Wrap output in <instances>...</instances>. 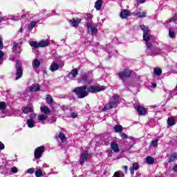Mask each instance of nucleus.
<instances>
[{"instance_id":"864d4df0","label":"nucleus","mask_w":177,"mask_h":177,"mask_svg":"<svg viewBox=\"0 0 177 177\" xmlns=\"http://www.w3.org/2000/svg\"><path fill=\"white\" fill-rule=\"evenodd\" d=\"M129 139L131 141L132 145H135V142L136 141V140L135 139V138L131 136L129 138Z\"/></svg>"},{"instance_id":"473e14b6","label":"nucleus","mask_w":177,"mask_h":177,"mask_svg":"<svg viewBox=\"0 0 177 177\" xmlns=\"http://www.w3.org/2000/svg\"><path fill=\"white\" fill-rule=\"evenodd\" d=\"M146 162L147 164H153L154 163V158L151 156H147L146 158Z\"/></svg>"},{"instance_id":"49530a36","label":"nucleus","mask_w":177,"mask_h":177,"mask_svg":"<svg viewBox=\"0 0 177 177\" xmlns=\"http://www.w3.org/2000/svg\"><path fill=\"white\" fill-rule=\"evenodd\" d=\"M78 117V113L77 112H73L69 116L70 118H77Z\"/></svg>"},{"instance_id":"f3484780","label":"nucleus","mask_w":177,"mask_h":177,"mask_svg":"<svg viewBox=\"0 0 177 177\" xmlns=\"http://www.w3.org/2000/svg\"><path fill=\"white\" fill-rule=\"evenodd\" d=\"M129 169L131 175H133L135 174V171H138V169H139V164L138 162H134Z\"/></svg>"},{"instance_id":"de8ad7c7","label":"nucleus","mask_w":177,"mask_h":177,"mask_svg":"<svg viewBox=\"0 0 177 177\" xmlns=\"http://www.w3.org/2000/svg\"><path fill=\"white\" fill-rule=\"evenodd\" d=\"M18 171L19 170H17V167H11V172H12V174H17Z\"/></svg>"},{"instance_id":"412c9836","label":"nucleus","mask_w":177,"mask_h":177,"mask_svg":"<svg viewBox=\"0 0 177 177\" xmlns=\"http://www.w3.org/2000/svg\"><path fill=\"white\" fill-rule=\"evenodd\" d=\"M40 87L38 84H32L30 87V91L31 92H38L39 91Z\"/></svg>"},{"instance_id":"5701e85b","label":"nucleus","mask_w":177,"mask_h":177,"mask_svg":"<svg viewBox=\"0 0 177 177\" xmlns=\"http://www.w3.org/2000/svg\"><path fill=\"white\" fill-rule=\"evenodd\" d=\"M49 46V41L48 40H43L39 42V48H45Z\"/></svg>"},{"instance_id":"ddd939ff","label":"nucleus","mask_w":177,"mask_h":177,"mask_svg":"<svg viewBox=\"0 0 177 177\" xmlns=\"http://www.w3.org/2000/svg\"><path fill=\"white\" fill-rule=\"evenodd\" d=\"M69 23L71 26H72V27H77L80 24V23H81V19L73 18L70 20Z\"/></svg>"},{"instance_id":"c85d7f7f","label":"nucleus","mask_w":177,"mask_h":177,"mask_svg":"<svg viewBox=\"0 0 177 177\" xmlns=\"http://www.w3.org/2000/svg\"><path fill=\"white\" fill-rule=\"evenodd\" d=\"M37 25V21H31L28 26V30H29L30 31H31V30H32V28H34V27H35V26Z\"/></svg>"},{"instance_id":"e433bc0d","label":"nucleus","mask_w":177,"mask_h":177,"mask_svg":"<svg viewBox=\"0 0 177 177\" xmlns=\"http://www.w3.org/2000/svg\"><path fill=\"white\" fill-rule=\"evenodd\" d=\"M46 100L48 104H52V103L53 102V98L52 97V96L47 95Z\"/></svg>"},{"instance_id":"b1692460","label":"nucleus","mask_w":177,"mask_h":177,"mask_svg":"<svg viewBox=\"0 0 177 177\" xmlns=\"http://www.w3.org/2000/svg\"><path fill=\"white\" fill-rule=\"evenodd\" d=\"M50 70L53 73L54 71H57V70H59V64H57V63H53L50 66Z\"/></svg>"},{"instance_id":"774afa93","label":"nucleus","mask_w":177,"mask_h":177,"mask_svg":"<svg viewBox=\"0 0 177 177\" xmlns=\"http://www.w3.org/2000/svg\"><path fill=\"white\" fill-rule=\"evenodd\" d=\"M176 89H177V84H176Z\"/></svg>"},{"instance_id":"f704fd0d","label":"nucleus","mask_w":177,"mask_h":177,"mask_svg":"<svg viewBox=\"0 0 177 177\" xmlns=\"http://www.w3.org/2000/svg\"><path fill=\"white\" fill-rule=\"evenodd\" d=\"M30 45L32 48H35V49H37V48H39V43L37 41H30Z\"/></svg>"},{"instance_id":"8fccbe9b","label":"nucleus","mask_w":177,"mask_h":177,"mask_svg":"<svg viewBox=\"0 0 177 177\" xmlns=\"http://www.w3.org/2000/svg\"><path fill=\"white\" fill-rule=\"evenodd\" d=\"M120 136L122 139H128V136L124 133H121Z\"/></svg>"},{"instance_id":"1a4fd4ad","label":"nucleus","mask_w":177,"mask_h":177,"mask_svg":"<svg viewBox=\"0 0 177 177\" xmlns=\"http://www.w3.org/2000/svg\"><path fill=\"white\" fill-rule=\"evenodd\" d=\"M132 72L129 69H124L122 73H119V78L120 80H124V78H128L131 77Z\"/></svg>"},{"instance_id":"f257e3e1","label":"nucleus","mask_w":177,"mask_h":177,"mask_svg":"<svg viewBox=\"0 0 177 177\" xmlns=\"http://www.w3.org/2000/svg\"><path fill=\"white\" fill-rule=\"evenodd\" d=\"M141 30L143 31V38L144 41H146V46L147 49H152L153 45L151 44V39L150 38V35H149V27L144 25L140 26Z\"/></svg>"},{"instance_id":"79ce46f5","label":"nucleus","mask_w":177,"mask_h":177,"mask_svg":"<svg viewBox=\"0 0 177 177\" xmlns=\"http://www.w3.org/2000/svg\"><path fill=\"white\" fill-rule=\"evenodd\" d=\"M151 145L153 147H157L158 145V140H153L151 142Z\"/></svg>"},{"instance_id":"5fc2aeb1","label":"nucleus","mask_w":177,"mask_h":177,"mask_svg":"<svg viewBox=\"0 0 177 177\" xmlns=\"http://www.w3.org/2000/svg\"><path fill=\"white\" fill-rule=\"evenodd\" d=\"M0 49H3V43L2 42V37H0Z\"/></svg>"},{"instance_id":"ea45409f","label":"nucleus","mask_w":177,"mask_h":177,"mask_svg":"<svg viewBox=\"0 0 177 177\" xmlns=\"http://www.w3.org/2000/svg\"><path fill=\"white\" fill-rule=\"evenodd\" d=\"M169 37L170 38H175V31L174 30V29L169 30Z\"/></svg>"},{"instance_id":"58836bf2","label":"nucleus","mask_w":177,"mask_h":177,"mask_svg":"<svg viewBox=\"0 0 177 177\" xmlns=\"http://www.w3.org/2000/svg\"><path fill=\"white\" fill-rule=\"evenodd\" d=\"M23 113L24 114H28V113H32V108H25L23 109Z\"/></svg>"},{"instance_id":"4468645a","label":"nucleus","mask_w":177,"mask_h":177,"mask_svg":"<svg viewBox=\"0 0 177 177\" xmlns=\"http://www.w3.org/2000/svg\"><path fill=\"white\" fill-rule=\"evenodd\" d=\"M136 111H138V115H146L147 111H146V109L143 106H138L136 108Z\"/></svg>"},{"instance_id":"338daca9","label":"nucleus","mask_w":177,"mask_h":177,"mask_svg":"<svg viewBox=\"0 0 177 177\" xmlns=\"http://www.w3.org/2000/svg\"><path fill=\"white\" fill-rule=\"evenodd\" d=\"M20 32H23V28H21V27L20 28Z\"/></svg>"},{"instance_id":"680f3d73","label":"nucleus","mask_w":177,"mask_h":177,"mask_svg":"<svg viewBox=\"0 0 177 177\" xmlns=\"http://www.w3.org/2000/svg\"><path fill=\"white\" fill-rule=\"evenodd\" d=\"M173 170H174L175 172H177V165H176L174 167Z\"/></svg>"},{"instance_id":"0eeeda50","label":"nucleus","mask_w":177,"mask_h":177,"mask_svg":"<svg viewBox=\"0 0 177 177\" xmlns=\"http://www.w3.org/2000/svg\"><path fill=\"white\" fill-rule=\"evenodd\" d=\"M24 13H25L24 10H22L21 12L18 13L17 15V16L11 15V16L8 17V20H14V21H19V20H20V19L26 17V15H24Z\"/></svg>"},{"instance_id":"bf43d9fd","label":"nucleus","mask_w":177,"mask_h":177,"mask_svg":"<svg viewBox=\"0 0 177 177\" xmlns=\"http://www.w3.org/2000/svg\"><path fill=\"white\" fill-rule=\"evenodd\" d=\"M123 169L125 171V174H127V171H128V166H123Z\"/></svg>"},{"instance_id":"f03ea898","label":"nucleus","mask_w":177,"mask_h":177,"mask_svg":"<svg viewBox=\"0 0 177 177\" xmlns=\"http://www.w3.org/2000/svg\"><path fill=\"white\" fill-rule=\"evenodd\" d=\"M73 92H75L79 99H84V97H86L89 95L86 85L76 87Z\"/></svg>"},{"instance_id":"39448f33","label":"nucleus","mask_w":177,"mask_h":177,"mask_svg":"<svg viewBox=\"0 0 177 177\" xmlns=\"http://www.w3.org/2000/svg\"><path fill=\"white\" fill-rule=\"evenodd\" d=\"M44 151H45V147L44 146H40L36 148L34 151L35 158L36 160H39V158H41V157H42V155L44 154Z\"/></svg>"},{"instance_id":"cd10ccee","label":"nucleus","mask_w":177,"mask_h":177,"mask_svg":"<svg viewBox=\"0 0 177 177\" xmlns=\"http://www.w3.org/2000/svg\"><path fill=\"white\" fill-rule=\"evenodd\" d=\"M167 124L169 125V127H174V125H175V120L173 118H168Z\"/></svg>"},{"instance_id":"6e6552de","label":"nucleus","mask_w":177,"mask_h":177,"mask_svg":"<svg viewBox=\"0 0 177 177\" xmlns=\"http://www.w3.org/2000/svg\"><path fill=\"white\" fill-rule=\"evenodd\" d=\"M88 157H89V153L88 151H84L82 153H81L80 157V164L82 165L84 163L86 162V160H88Z\"/></svg>"},{"instance_id":"6e6d98bb","label":"nucleus","mask_w":177,"mask_h":177,"mask_svg":"<svg viewBox=\"0 0 177 177\" xmlns=\"http://www.w3.org/2000/svg\"><path fill=\"white\" fill-rule=\"evenodd\" d=\"M37 118V115L35 113L30 114V120H34V118Z\"/></svg>"},{"instance_id":"423d86ee","label":"nucleus","mask_w":177,"mask_h":177,"mask_svg":"<svg viewBox=\"0 0 177 177\" xmlns=\"http://www.w3.org/2000/svg\"><path fill=\"white\" fill-rule=\"evenodd\" d=\"M17 74L15 80H20V77L23 76V69L21 68V62L20 61H17Z\"/></svg>"},{"instance_id":"aec40b11","label":"nucleus","mask_w":177,"mask_h":177,"mask_svg":"<svg viewBox=\"0 0 177 177\" xmlns=\"http://www.w3.org/2000/svg\"><path fill=\"white\" fill-rule=\"evenodd\" d=\"M103 6V1L102 0H97L95 3V8L96 10H100L102 6Z\"/></svg>"},{"instance_id":"f8f14e48","label":"nucleus","mask_w":177,"mask_h":177,"mask_svg":"<svg viewBox=\"0 0 177 177\" xmlns=\"http://www.w3.org/2000/svg\"><path fill=\"white\" fill-rule=\"evenodd\" d=\"M111 150L113 151V153H118L120 151V147L118 144L115 142H112L111 143Z\"/></svg>"},{"instance_id":"c756f323","label":"nucleus","mask_w":177,"mask_h":177,"mask_svg":"<svg viewBox=\"0 0 177 177\" xmlns=\"http://www.w3.org/2000/svg\"><path fill=\"white\" fill-rule=\"evenodd\" d=\"M35 176L36 177H41L44 176V173L42 172V169H37L35 171Z\"/></svg>"},{"instance_id":"bb28decb","label":"nucleus","mask_w":177,"mask_h":177,"mask_svg":"<svg viewBox=\"0 0 177 177\" xmlns=\"http://www.w3.org/2000/svg\"><path fill=\"white\" fill-rule=\"evenodd\" d=\"M37 120L39 121H45V120H48V115L41 114L37 117Z\"/></svg>"},{"instance_id":"dca6fc26","label":"nucleus","mask_w":177,"mask_h":177,"mask_svg":"<svg viewBox=\"0 0 177 177\" xmlns=\"http://www.w3.org/2000/svg\"><path fill=\"white\" fill-rule=\"evenodd\" d=\"M12 52L17 55V53H20V47L17 46V44L15 41L12 42Z\"/></svg>"},{"instance_id":"e2e57ef3","label":"nucleus","mask_w":177,"mask_h":177,"mask_svg":"<svg viewBox=\"0 0 177 177\" xmlns=\"http://www.w3.org/2000/svg\"><path fill=\"white\" fill-rule=\"evenodd\" d=\"M46 12V10L44 9L41 11H40V13H41V15H44Z\"/></svg>"},{"instance_id":"72a5a7b5","label":"nucleus","mask_w":177,"mask_h":177,"mask_svg":"<svg viewBox=\"0 0 177 177\" xmlns=\"http://www.w3.org/2000/svg\"><path fill=\"white\" fill-rule=\"evenodd\" d=\"M114 129H115V132H122V126L120 125V124H116L114 127Z\"/></svg>"},{"instance_id":"a18cd8bd","label":"nucleus","mask_w":177,"mask_h":177,"mask_svg":"<svg viewBox=\"0 0 177 177\" xmlns=\"http://www.w3.org/2000/svg\"><path fill=\"white\" fill-rule=\"evenodd\" d=\"M5 56V53L2 50H0V64H2V62H3V57Z\"/></svg>"},{"instance_id":"20e7f679","label":"nucleus","mask_w":177,"mask_h":177,"mask_svg":"<svg viewBox=\"0 0 177 177\" xmlns=\"http://www.w3.org/2000/svg\"><path fill=\"white\" fill-rule=\"evenodd\" d=\"M106 87L104 86H102L101 87L96 85H91L88 88H87V91L89 93H97V92H102V91H104Z\"/></svg>"},{"instance_id":"a211bd4d","label":"nucleus","mask_w":177,"mask_h":177,"mask_svg":"<svg viewBox=\"0 0 177 177\" xmlns=\"http://www.w3.org/2000/svg\"><path fill=\"white\" fill-rule=\"evenodd\" d=\"M6 111V103L5 102H0V114H5Z\"/></svg>"},{"instance_id":"c9c22d12","label":"nucleus","mask_w":177,"mask_h":177,"mask_svg":"<svg viewBox=\"0 0 177 177\" xmlns=\"http://www.w3.org/2000/svg\"><path fill=\"white\" fill-rule=\"evenodd\" d=\"M58 138L60 139L62 142H66V136L64 135V133H62V132L59 133Z\"/></svg>"},{"instance_id":"9d476101","label":"nucleus","mask_w":177,"mask_h":177,"mask_svg":"<svg viewBox=\"0 0 177 177\" xmlns=\"http://www.w3.org/2000/svg\"><path fill=\"white\" fill-rule=\"evenodd\" d=\"M87 30L88 32H91V35H96V32H97L96 27H95L93 24L91 23L87 24Z\"/></svg>"},{"instance_id":"2f4dec72","label":"nucleus","mask_w":177,"mask_h":177,"mask_svg":"<svg viewBox=\"0 0 177 177\" xmlns=\"http://www.w3.org/2000/svg\"><path fill=\"white\" fill-rule=\"evenodd\" d=\"M146 11L139 12L134 14V16H138V17H146Z\"/></svg>"},{"instance_id":"4d7b16f0","label":"nucleus","mask_w":177,"mask_h":177,"mask_svg":"<svg viewBox=\"0 0 177 177\" xmlns=\"http://www.w3.org/2000/svg\"><path fill=\"white\" fill-rule=\"evenodd\" d=\"M6 17H0V23H2V21H6Z\"/></svg>"},{"instance_id":"7ed1b4c3","label":"nucleus","mask_w":177,"mask_h":177,"mask_svg":"<svg viewBox=\"0 0 177 177\" xmlns=\"http://www.w3.org/2000/svg\"><path fill=\"white\" fill-rule=\"evenodd\" d=\"M118 95L115 94L111 97V100L114 102H109V104H105L104 107L102 109V111H107V110H110V109H113V107H117V104H118Z\"/></svg>"},{"instance_id":"13d9d810","label":"nucleus","mask_w":177,"mask_h":177,"mask_svg":"<svg viewBox=\"0 0 177 177\" xmlns=\"http://www.w3.org/2000/svg\"><path fill=\"white\" fill-rule=\"evenodd\" d=\"M146 0H137V3H145Z\"/></svg>"},{"instance_id":"2eb2a0df","label":"nucleus","mask_w":177,"mask_h":177,"mask_svg":"<svg viewBox=\"0 0 177 177\" xmlns=\"http://www.w3.org/2000/svg\"><path fill=\"white\" fill-rule=\"evenodd\" d=\"M120 16L121 19H127V17L131 16V12L128 10H122L120 12Z\"/></svg>"},{"instance_id":"603ef678","label":"nucleus","mask_w":177,"mask_h":177,"mask_svg":"<svg viewBox=\"0 0 177 177\" xmlns=\"http://www.w3.org/2000/svg\"><path fill=\"white\" fill-rule=\"evenodd\" d=\"M114 151L113 150L110 149L108 151V157H112Z\"/></svg>"},{"instance_id":"c03bdc74","label":"nucleus","mask_w":177,"mask_h":177,"mask_svg":"<svg viewBox=\"0 0 177 177\" xmlns=\"http://www.w3.org/2000/svg\"><path fill=\"white\" fill-rule=\"evenodd\" d=\"M162 53H164V52H162V50L160 48H156L153 53V55H162Z\"/></svg>"},{"instance_id":"69168bd1","label":"nucleus","mask_w":177,"mask_h":177,"mask_svg":"<svg viewBox=\"0 0 177 177\" xmlns=\"http://www.w3.org/2000/svg\"><path fill=\"white\" fill-rule=\"evenodd\" d=\"M44 74H47L46 69L43 71Z\"/></svg>"},{"instance_id":"a878e982","label":"nucleus","mask_w":177,"mask_h":177,"mask_svg":"<svg viewBox=\"0 0 177 177\" xmlns=\"http://www.w3.org/2000/svg\"><path fill=\"white\" fill-rule=\"evenodd\" d=\"M82 79L84 81V82H86V84H91V82H93V80H92V79H88L86 75H82Z\"/></svg>"},{"instance_id":"6ab92c4d","label":"nucleus","mask_w":177,"mask_h":177,"mask_svg":"<svg viewBox=\"0 0 177 177\" xmlns=\"http://www.w3.org/2000/svg\"><path fill=\"white\" fill-rule=\"evenodd\" d=\"M40 110L41 113H44V114L46 115L50 114V109H49L48 106H41Z\"/></svg>"},{"instance_id":"393cba45","label":"nucleus","mask_w":177,"mask_h":177,"mask_svg":"<svg viewBox=\"0 0 177 177\" xmlns=\"http://www.w3.org/2000/svg\"><path fill=\"white\" fill-rule=\"evenodd\" d=\"M27 125L28 128H34L35 127V121L32 119H29L27 120Z\"/></svg>"},{"instance_id":"a19ab883","label":"nucleus","mask_w":177,"mask_h":177,"mask_svg":"<svg viewBox=\"0 0 177 177\" xmlns=\"http://www.w3.org/2000/svg\"><path fill=\"white\" fill-rule=\"evenodd\" d=\"M124 173H122V171H116L114 174L113 177H124Z\"/></svg>"},{"instance_id":"4be33fe9","label":"nucleus","mask_w":177,"mask_h":177,"mask_svg":"<svg viewBox=\"0 0 177 177\" xmlns=\"http://www.w3.org/2000/svg\"><path fill=\"white\" fill-rule=\"evenodd\" d=\"M153 74L154 75H157L158 77H160V75L162 74V70L160 68L156 67L153 68Z\"/></svg>"},{"instance_id":"09e8293b","label":"nucleus","mask_w":177,"mask_h":177,"mask_svg":"<svg viewBox=\"0 0 177 177\" xmlns=\"http://www.w3.org/2000/svg\"><path fill=\"white\" fill-rule=\"evenodd\" d=\"M27 172L28 174H34V172H35V169H34V167L30 168L27 170Z\"/></svg>"},{"instance_id":"37998d69","label":"nucleus","mask_w":177,"mask_h":177,"mask_svg":"<svg viewBox=\"0 0 177 177\" xmlns=\"http://www.w3.org/2000/svg\"><path fill=\"white\" fill-rule=\"evenodd\" d=\"M167 95H169V96H171V97H172L174 96H176L177 92H176L175 91H167Z\"/></svg>"},{"instance_id":"052dcab7","label":"nucleus","mask_w":177,"mask_h":177,"mask_svg":"<svg viewBox=\"0 0 177 177\" xmlns=\"http://www.w3.org/2000/svg\"><path fill=\"white\" fill-rule=\"evenodd\" d=\"M151 86H152V88H156L157 86V84L156 83H151Z\"/></svg>"},{"instance_id":"3c124183","label":"nucleus","mask_w":177,"mask_h":177,"mask_svg":"<svg viewBox=\"0 0 177 177\" xmlns=\"http://www.w3.org/2000/svg\"><path fill=\"white\" fill-rule=\"evenodd\" d=\"M177 20V14L174 15L171 19H170V22L171 21H176Z\"/></svg>"},{"instance_id":"4c0bfd02","label":"nucleus","mask_w":177,"mask_h":177,"mask_svg":"<svg viewBox=\"0 0 177 177\" xmlns=\"http://www.w3.org/2000/svg\"><path fill=\"white\" fill-rule=\"evenodd\" d=\"M175 160H177V153H173L171 157L169 158V162H172L173 161H175Z\"/></svg>"},{"instance_id":"7c9ffc66","label":"nucleus","mask_w":177,"mask_h":177,"mask_svg":"<svg viewBox=\"0 0 177 177\" xmlns=\"http://www.w3.org/2000/svg\"><path fill=\"white\" fill-rule=\"evenodd\" d=\"M32 66L35 68H38L39 67V66H41V62H39V60H38V59H35L33 61Z\"/></svg>"},{"instance_id":"0e129e2a","label":"nucleus","mask_w":177,"mask_h":177,"mask_svg":"<svg viewBox=\"0 0 177 177\" xmlns=\"http://www.w3.org/2000/svg\"><path fill=\"white\" fill-rule=\"evenodd\" d=\"M43 167L44 168H49V165L46 164Z\"/></svg>"},{"instance_id":"9b49d317","label":"nucleus","mask_w":177,"mask_h":177,"mask_svg":"<svg viewBox=\"0 0 177 177\" xmlns=\"http://www.w3.org/2000/svg\"><path fill=\"white\" fill-rule=\"evenodd\" d=\"M78 75V69H73L71 73L68 74V78L70 80H74Z\"/></svg>"}]
</instances>
